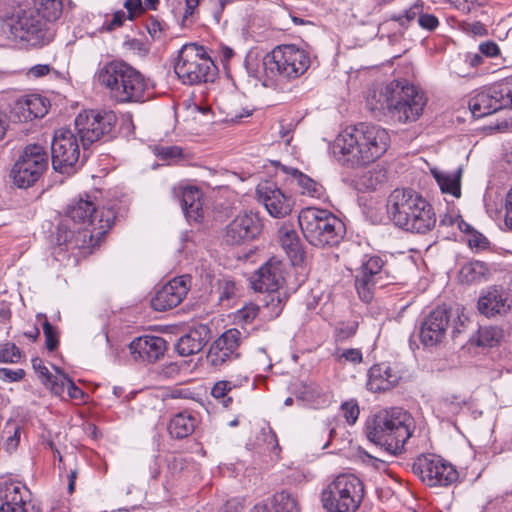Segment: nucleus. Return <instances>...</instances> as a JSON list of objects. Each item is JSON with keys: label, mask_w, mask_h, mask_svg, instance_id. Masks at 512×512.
Masks as SVG:
<instances>
[{"label": "nucleus", "mask_w": 512, "mask_h": 512, "mask_svg": "<svg viewBox=\"0 0 512 512\" xmlns=\"http://www.w3.org/2000/svg\"><path fill=\"white\" fill-rule=\"evenodd\" d=\"M390 136L379 125L360 123L344 129L335 139L333 152L346 166L368 165L389 148Z\"/></svg>", "instance_id": "1"}, {"label": "nucleus", "mask_w": 512, "mask_h": 512, "mask_svg": "<svg viewBox=\"0 0 512 512\" xmlns=\"http://www.w3.org/2000/svg\"><path fill=\"white\" fill-rule=\"evenodd\" d=\"M95 79L118 103L140 102L147 89L144 76L122 60L106 62L95 73Z\"/></svg>", "instance_id": "2"}, {"label": "nucleus", "mask_w": 512, "mask_h": 512, "mask_svg": "<svg viewBox=\"0 0 512 512\" xmlns=\"http://www.w3.org/2000/svg\"><path fill=\"white\" fill-rule=\"evenodd\" d=\"M415 430L413 417L400 408L379 412L372 426L368 427L367 437L375 444L384 447L393 455L401 454L404 446Z\"/></svg>", "instance_id": "3"}, {"label": "nucleus", "mask_w": 512, "mask_h": 512, "mask_svg": "<svg viewBox=\"0 0 512 512\" xmlns=\"http://www.w3.org/2000/svg\"><path fill=\"white\" fill-rule=\"evenodd\" d=\"M298 223L305 239L315 247L338 245L345 235V225L340 218L326 209L306 207L298 215Z\"/></svg>", "instance_id": "4"}, {"label": "nucleus", "mask_w": 512, "mask_h": 512, "mask_svg": "<svg viewBox=\"0 0 512 512\" xmlns=\"http://www.w3.org/2000/svg\"><path fill=\"white\" fill-rule=\"evenodd\" d=\"M66 216L75 224L84 226L82 231L83 242L86 238L92 242L103 237L112 227L115 220V213L111 209L98 210L96 204L88 194L80 195L68 205Z\"/></svg>", "instance_id": "5"}, {"label": "nucleus", "mask_w": 512, "mask_h": 512, "mask_svg": "<svg viewBox=\"0 0 512 512\" xmlns=\"http://www.w3.org/2000/svg\"><path fill=\"white\" fill-rule=\"evenodd\" d=\"M262 64L269 80L295 79L307 71L310 57L296 45H280L264 56Z\"/></svg>", "instance_id": "6"}, {"label": "nucleus", "mask_w": 512, "mask_h": 512, "mask_svg": "<svg viewBox=\"0 0 512 512\" xmlns=\"http://www.w3.org/2000/svg\"><path fill=\"white\" fill-rule=\"evenodd\" d=\"M364 484L353 474L338 475L322 492L327 512H356L364 499Z\"/></svg>", "instance_id": "7"}, {"label": "nucleus", "mask_w": 512, "mask_h": 512, "mask_svg": "<svg viewBox=\"0 0 512 512\" xmlns=\"http://www.w3.org/2000/svg\"><path fill=\"white\" fill-rule=\"evenodd\" d=\"M174 70L183 84L196 85L213 81L217 67L203 46L189 43L179 51Z\"/></svg>", "instance_id": "8"}, {"label": "nucleus", "mask_w": 512, "mask_h": 512, "mask_svg": "<svg viewBox=\"0 0 512 512\" xmlns=\"http://www.w3.org/2000/svg\"><path fill=\"white\" fill-rule=\"evenodd\" d=\"M10 32L16 40L32 47L49 44L55 36L53 26L36 9H21L11 18Z\"/></svg>", "instance_id": "9"}, {"label": "nucleus", "mask_w": 512, "mask_h": 512, "mask_svg": "<svg viewBox=\"0 0 512 512\" xmlns=\"http://www.w3.org/2000/svg\"><path fill=\"white\" fill-rule=\"evenodd\" d=\"M413 473L428 487H447L459 473L454 465L435 454H421L412 464Z\"/></svg>", "instance_id": "10"}, {"label": "nucleus", "mask_w": 512, "mask_h": 512, "mask_svg": "<svg viewBox=\"0 0 512 512\" xmlns=\"http://www.w3.org/2000/svg\"><path fill=\"white\" fill-rule=\"evenodd\" d=\"M48 167V155L38 144L27 145L11 169L13 183L28 188L39 180Z\"/></svg>", "instance_id": "11"}, {"label": "nucleus", "mask_w": 512, "mask_h": 512, "mask_svg": "<svg viewBox=\"0 0 512 512\" xmlns=\"http://www.w3.org/2000/svg\"><path fill=\"white\" fill-rule=\"evenodd\" d=\"M117 117L113 111L84 110L75 118V129L82 147L86 149L94 142L110 135Z\"/></svg>", "instance_id": "12"}, {"label": "nucleus", "mask_w": 512, "mask_h": 512, "mask_svg": "<svg viewBox=\"0 0 512 512\" xmlns=\"http://www.w3.org/2000/svg\"><path fill=\"white\" fill-rule=\"evenodd\" d=\"M396 83L391 118L400 123L414 122L422 115L427 98L419 87L406 80Z\"/></svg>", "instance_id": "13"}, {"label": "nucleus", "mask_w": 512, "mask_h": 512, "mask_svg": "<svg viewBox=\"0 0 512 512\" xmlns=\"http://www.w3.org/2000/svg\"><path fill=\"white\" fill-rule=\"evenodd\" d=\"M475 118H482L503 109H512V81L495 83L476 92L469 100Z\"/></svg>", "instance_id": "14"}, {"label": "nucleus", "mask_w": 512, "mask_h": 512, "mask_svg": "<svg viewBox=\"0 0 512 512\" xmlns=\"http://www.w3.org/2000/svg\"><path fill=\"white\" fill-rule=\"evenodd\" d=\"M78 135L71 129L62 128L55 132L51 144L52 166L60 173H71L79 163L80 145Z\"/></svg>", "instance_id": "15"}, {"label": "nucleus", "mask_w": 512, "mask_h": 512, "mask_svg": "<svg viewBox=\"0 0 512 512\" xmlns=\"http://www.w3.org/2000/svg\"><path fill=\"white\" fill-rule=\"evenodd\" d=\"M389 273L384 268V261L379 256H372L363 262L360 274L356 276L355 287L359 297L366 303L373 298L376 287H384L389 283Z\"/></svg>", "instance_id": "16"}, {"label": "nucleus", "mask_w": 512, "mask_h": 512, "mask_svg": "<svg viewBox=\"0 0 512 512\" xmlns=\"http://www.w3.org/2000/svg\"><path fill=\"white\" fill-rule=\"evenodd\" d=\"M262 230L259 216L253 212L238 214L225 228L223 239L226 244L243 245L254 240Z\"/></svg>", "instance_id": "17"}, {"label": "nucleus", "mask_w": 512, "mask_h": 512, "mask_svg": "<svg viewBox=\"0 0 512 512\" xmlns=\"http://www.w3.org/2000/svg\"><path fill=\"white\" fill-rule=\"evenodd\" d=\"M242 333L235 328L221 334L210 346L207 362L215 367H222L240 357L239 346Z\"/></svg>", "instance_id": "18"}, {"label": "nucleus", "mask_w": 512, "mask_h": 512, "mask_svg": "<svg viewBox=\"0 0 512 512\" xmlns=\"http://www.w3.org/2000/svg\"><path fill=\"white\" fill-rule=\"evenodd\" d=\"M423 197L412 189H395L387 200V213L393 223L402 227L408 225L409 218Z\"/></svg>", "instance_id": "19"}, {"label": "nucleus", "mask_w": 512, "mask_h": 512, "mask_svg": "<svg viewBox=\"0 0 512 512\" xmlns=\"http://www.w3.org/2000/svg\"><path fill=\"white\" fill-rule=\"evenodd\" d=\"M257 199L262 203L274 218H284L288 216L294 205L291 196L286 195L277 185L271 181H264L258 184L256 188Z\"/></svg>", "instance_id": "20"}, {"label": "nucleus", "mask_w": 512, "mask_h": 512, "mask_svg": "<svg viewBox=\"0 0 512 512\" xmlns=\"http://www.w3.org/2000/svg\"><path fill=\"white\" fill-rule=\"evenodd\" d=\"M478 311L487 318L504 316L512 309V290L503 285H492L481 293Z\"/></svg>", "instance_id": "21"}, {"label": "nucleus", "mask_w": 512, "mask_h": 512, "mask_svg": "<svg viewBox=\"0 0 512 512\" xmlns=\"http://www.w3.org/2000/svg\"><path fill=\"white\" fill-rule=\"evenodd\" d=\"M190 289V277L182 275L175 277L160 289L151 299V306L156 311H166L178 306Z\"/></svg>", "instance_id": "22"}, {"label": "nucleus", "mask_w": 512, "mask_h": 512, "mask_svg": "<svg viewBox=\"0 0 512 512\" xmlns=\"http://www.w3.org/2000/svg\"><path fill=\"white\" fill-rule=\"evenodd\" d=\"M452 314L443 307H437L429 313L420 327V341L425 346H435L446 335Z\"/></svg>", "instance_id": "23"}, {"label": "nucleus", "mask_w": 512, "mask_h": 512, "mask_svg": "<svg viewBox=\"0 0 512 512\" xmlns=\"http://www.w3.org/2000/svg\"><path fill=\"white\" fill-rule=\"evenodd\" d=\"M255 291L278 290L284 283V264L275 257L264 263L250 279Z\"/></svg>", "instance_id": "24"}, {"label": "nucleus", "mask_w": 512, "mask_h": 512, "mask_svg": "<svg viewBox=\"0 0 512 512\" xmlns=\"http://www.w3.org/2000/svg\"><path fill=\"white\" fill-rule=\"evenodd\" d=\"M30 501L28 488L11 479L0 480V512H27L25 505Z\"/></svg>", "instance_id": "25"}, {"label": "nucleus", "mask_w": 512, "mask_h": 512, "mask_svg": "<svg viewBox=\"0 0 512 512\" xmlns=\"http://www.w3.org/2000/svg\"><path fill=\"white\" fill-rule=\"evenodd\" d=\"M167 349L166 341L160 336L145 335L135 338L129 344V350L134 360L154 363L164 356Z\"/></svg>", "instance_id": "26"}, {"label": "nucleus", "mask_w": 512, "mask_h": 512, "mask_svg": "<svg viewBox=\"0 0 512 512\" xmlns=\"http://www.w3.org/2000/svg\"><path fill=\"white\" fill-rule=\"evenodd\" d=\"M48 112V101L38 94L25 95L18 98L10 111L13 121L28 122L44 117Z\"/></svg>", "instance_id": "27"}, {"label": "nucleus", "mask_w": 512, "mask_h": 512, "mask_svg": "<svg viewBox=\"0 0 512 512\" xmlns=\"http://www.w3.org/2000/svg\"><path fill=\"white\" fill-rule=\"evenodd\" d=\"M210 332V328L203 324L191 328L177 341L175 346L177 353L187 357L200 352L209 341Z\"/></svg>", "instance_id": "28"}, {"label": "nucleus", "mask_w": 512, "mask_h": 512, "mask_svg": "<svg viewBox=\"0 0 512 512\" xmlns=\"http://www.w3.org/2000/svg\"><path fill=\"white\" fill-rule=\"evenodd\" d=\"M367 387L372 392H384L395 387L401 375L386 363L372 366L369 370Z\"/></svg>", "instance_id": "29"}, {"label": "nucleus", "mask_w": 512, "mask_h": 512, "mask_svg": "<svg viewBox=\"0 0 512 512\" xmlns=\"http://www.w3.org/2000/svg\"><path fill=\"white\" fill-rule=\"evenodd\" d=\"M397 87L396 81H392L389 84L374 89L369 92L366 104L368 109L374 113L375 117L381 115L392 116V105L394 98V90Z\"/></svg>", "instance_id": "30"}, {"label": "nucleus", "mask_w": 512, "mask_h": 512, "mask_svg": "<svg viewBox=\"0 0 512 512\" xmlns=\"http://www.w3.org/2000/svg\"><path fill=\"white\" fill-rule=\"evenodd\" d=\"M417 207V210H414L410 216L408 225H403L401 228L410 232L426 233L435 226V213L424 198L421 199Z\"/></svg>", "instance_id": "31"}, {"label": "nucleus", "mask_w": 512, "mask_h": 512, "mask_svg": "<svg viewBox=\"0 0 512 512\" xmlns=\"http://www.w3.org/2000/svg\"><path fill=\"white\" fill-rule=\"evenodd\" d=\"M289 175L290 184L301 194L311 198L320 199L325 194L321 183L302 173L296 168H285Z\"/></svg>", "instance_id": "32"}, {"label": "nucleus", "mask_w": 512, "mask_h": 512, "mask_svg": "<svg viewBox=\"0 0 512 512\" xmlns=\"http://www.w3.org/2000/svg\"><path fill=\"white\" fill-rule=\"evenodd\" d=\"M181 205L189 220L198 222L203 218V193L199 188L193 186L183 188L181 192Z\"/></svg>", "instance_id": "33"}, {"label": "nucleus", "mask_w": 512, "mask_h": 512, "mask_svg": "<svg viewBox=\"0 0 512 512\" xmlns=\"http://www.w3.org/2000/svg\"><path fill=\"white\" fill-rule=\"evenodd\" d=\"M279 241L292 263L302 260L304 251L297 232L289 227H282L279 230Z\"/></svg>", "instance_id": "34"}, {"label": "nucleus", "mask_w": 512, "mask_h": 512, "mask_svg": "<svg viewBox=\"0 0 512 512\" xmlns=\"http://www.w3.org/2000/svg\"><path fill=\"white\" fill-rule=\"evenodd\" d=\"M492 275L490 267L482 261H471L462 266L459 278L462 283L475 284L488 281Z\"/></svg>", "instance_id": "35"}, {"label": "nucleus", "mask_w": 512, "mask_h": 512, "mask_svg": "<svg viewBox=\"0 0 512 512\" xmlns=\"http://www.w3.org/2000/svg\"><path fill=\"white\" fill-rule=\"evenodd\" d=\"M433 177L438 183L442 193L450 194L455 198L461 195V177L462 169L459 168L454 172L439 171L433 169L431 171Z\"/></svg>", "instance_id": "36"}, {"label": "nucleus", "mask_w": 512, "mask_h": 512, "mask_svg": "<svg viewBox=\"0 0 512 512\" xmlns=\"http://www.w3.org/2000/svg\"><path fill=\"white\" fill-rule=\"evenodd\" d=\"M197 419L186 412L176 414L169 422L168 431L171 437L175 439H183L191 435L196 426Z\"/></svg>", "instance_id": "37"}, {"label": "nucleus", "mask_w": 512, "mask_h": 512, "mask_svg": "<svg viewBox=\"0 0 512 512\" xmlns=\"http://www.w3.org/2000/svg\"><path fill=\"white\" fill-rule=\"evenodd\" d=\"M504 337V331L498 326L479 327L473 336L472 342L478 347L492 348L500 344Z\"/></svg>", "instance_id": "38"}, {"label": "nucleus", "mask_w": 512, "mask_h": 512, "mask_svg": "<svg viewBox=\"0 0 512 512\" xmlns=\"http://www.w3.org/2000/svg\"><path fill=\"white\" fill-rule=\"evenodd\" d=\"M466 403V398L461 394H447L437 402V409L445 416H454Z\"/></svg>", "instance_id": "39"}, {"label": "nucleus", "mask_w": 512, "mask_h": 512, "mask_svg": "<svg viewBox=\"0 0 512 512\" xmlns=\"http://www.w3.org/2000/svg\"><path fill=\"white\" fill-rule=\"evenodd\" d=\"M425 9V3L423 0H416L408 9H406L402 14H393L390 16V20L397 22L399 26L403 28H408L409 25L417 20L419 22V18L421 17L422 12Z\"/></svg>", "instance_id": "40"}, {"label": "nucleus", "mask_w": 512, "mask_h": 512, "mask_svg": "<svg viewBox=\"0 0 512 512\" xmlns=\"http://www.w3.org/2000/svg\"><path fill=\"white\" fill-rule=\"evenodd\" d=\"M58 379V382L52 385L53 394L62 396L67 390L68 396L72 399H82L84 397V392L64 372L60 374Z\"/></svg>", "instance_id": "41"}, {"label": "nucleus", "mask_w": 512, "mask_h": 512, "mask_svg": "<svg viewBox=\"0 0 512 512\" xmlns=\"http://www.w3.org/2000/svg\"><path fill=\"white\" fill-rule=\"evenodd\" d=\"M32 367L37 373L41 383L52 392V385L58 382V377H60V374H63V371L54 367L55 374H52L44 365L43 360L38 357L32 359Z\"/></svg>", "instance_id": "42"}, {"label": "nucleus", "mask_w": 512, "mask_h": 512, "mask_svg": "<svg viewBox=\"0 0 512 512\" xmlns=\"http://www.w3.org/2000/svg\"><path fill=\"white\" fill-rule=\"evenodd\" d=\"M217 293L220 304L230 307L233 301L239 296V288L233 280L223 278L218 281Z\"/></svg>", "instance_id": "43"}, {"label": "nucleus", "mask_w": 512, "mask_h": 512, "mask_svg": "<svg viewBox=\"0 0 512 512\" xmlns=\"http://www.w3.org/2000/svg\"><path fill=\"white\" fill-rule=\"evenodd\" d=\"M275 512H300L297 499L287 491H281L273 496Z\"/></svg>", "instance_id": "44"}, {"label": "nucleus", "mask_w": 512, "mask_h": 512, "mask_svg": "<svg viewBox=\"0 0 512 512\" xmlns=\"http://www.w3.org/2000/svg\"><path fill=\"white\" fill-rule=\"evenodd\" d=\"M62 1L61 0H50L49 2H45L38 7H32L31 9H36L39 11V15H41L49 24L51 22L56 21L62 14Z\"/></svg>", "instance_id": "45"}, {"label": "nucleus", "mask_w": 512, "mask_h": 512, "mask_svg": "<svg viewBox=\"0 0 512 512\" xmlns=\"http://www.w3.org/2000/svg\"><path fill=\"white\" fill-rule=\"evenodd\" d=\"M267 294L264 296L263 302L274 316H278L282 311L285 303V296L278 290L265 291Z\"/></svg>", "instance_id": "46"}, {"label": "nucleus", "mask_w": 512, "mask_h": 512, "mask_svg": "<svg viewBox=\"0 0 512 512\" xmlns=\"http://www.w3.org/2000/svg\"><path fill=\"white\" fill-rule=\"evenodd\" d=\"M238 386H240V384H237L233 381H218L212 387L211 395L216 399H222L224 406H228V404L232 401V398L227 397V394L231 391L232 388H236Z\"/></svg>", "instance_id": "47"}, {"label": "nucleus", "mask_w": 512, "mask_h": 512, "mask_svg": "<svg viewBox=\"0 0 512 512\" xmlns=\"http://www.w3.org/2000/svg\"><path fill=\"white\" fill-rule=\"evenodd\" d=\"M3 434L6 435L3 446L7 452L12 453L19 445L20 427L14 424L8 425L4 428Z\"/></svg>", "instance_id": "48"}, {"label": "nucleus", "mask_w": 512, "mask_h": 512, "mask_svg": "<svg viewBox=\"0 0 512 512\" xmlns=\"http://www.w3.org/2000/svg\"><path fill=\"white\" fill-rule=\"evenodd\" d=\"M21 356L20 349L14 343L7 342L0 346V362L17 363Z\"/></svg>", "instance_id": "49"}, {"label": "nucleus", "mask_w": 512, "mask_h": 512, "mask_svg": "<svg viewBox=\"0 0 512 512\" xmlns=\"http://www.w3.org/2000/svg\"><path fill=\"white\" fill-rule=\"evenodd\" d=\"M60 474L65 473V478L67 481V490L69 494L74 493L75 491V481L80 473L79 465L75 462L72 466H67L66 463H63V466L59 465Z\"/></svg>", "instance_id": "50"}, {"label": "nucleus", "mask_w": 512, "mask_h": 512, "mask_svg": "<svg viewBox=\"0 0 512 512\" xmlns=\"http://www.w3.org/2000/svg\"><path fill=\"white\" fill-rule=\"evenodd\" d=\"M258 313V305L249 303L237 311L235 318L239 323L247 324L252 322L257 317Z\"/></svg>", "instance_id": "51"}, {"label": "nucleus", "mask_w": 512, "mask_h": 512, "mask_svg": "<svg viewBox=\"0 0 512 512\" xmlns=\"http://www.w3.org/2000/svg\"><path fill=\"white\" fill-rule=\"evenodd\" d=\"M341 412L347 423L350 425L355 424L359 417V406L355 400H349L341 405Z\"/></svg>", "instance_id": "52"}, {"label": "nucleus", "mask_w": 512, "mask_h": 512, "mask_svg": "<svg viewBox=\"0 0 512 512\" xmlns=\"http://www.w3.org/2000/svg\"><path fill=\"white\" fill-rule=\"evenodd\" d=\"M43 332L45 336V346L47 350L54 351L58 347L59 337L56 329L45 320L43 323Z\"/></svg>", "instance_id": "53"}, {"label": "nucleus", "mask_w": 512, "mask_h": 512, "mask_svg": "<svg viewBox=\"0 0 512 512\" xmlns=\"http://www.w3.org/2000/svg\"><path fill=\"white\" fill-rule=\"evenodd\" d=\"M334 356L338 361L345 360L347 362L358 364L362 362V352L359 349L350 348V349H337L334 353Z\"/></svg>", "instance_id": "54"}, {"label": "nucleus", "mask_w": 512, "mask_h": 512, "mask_svg": "<svg viewBox=\"0 0 512 512\" xmlns=\"http://www.w3.org/2000/svg\"><path fill=\"white\" fill-rule=\"evenodd\" d=\"M449 2L457 10L467 14L470 13L476 7L485 5L487 0H449Z\"/></svg>", "instance_id": "55"}, {"label": "nucleus", "mask_w": 512, "mask_h": 512, "mask_svg": "<svg viewBox=\"0 0 512 512\" xmlns=\"http://www.w3.org/2000/svg\"><path fill=\"white\" fill-rule=\"evenodd\" d=\"M418 25L424 30L434 31L439 26V20L434 14L424 10L419 18Z\"/></svg>", "instance_id": "56"}, {"label": "nucleus", "mask_w": 512, "mask_h": 512, "mask_svg": "<svg viewBox=\"0 0 512 512\" xmlns=\"http://www.w3.org/2000/svg\"><path fill=\"white\" fill-rule=\"evenodd\" d=\"M124 7L128 12V19L130 20L135 19L145 11L142 0H126Z\"/></svg>", "instance_id": "57"}, {"label": "nucleus", "mask_w": 512, "mask_h": 512, "mask_svg": "<svg viewBox=\"0 0 512 512\" xmlns=\"http://www.w3.org/2000/svg\"><path fill=\"white\" fill-rule=\"evenodd\" d=\"M25 371L23 369L12 370L9 368H0V380L5 382H16L24 378Z\"/></svg>", "instance_id": "58"}, {"label": "nucleus", "mask_w": 512, "mask_h": 512, "mask_svg": "<svg viewBox=\"0 0 512 512\" xmlns=\"http://www.w3.org/2000/svg\"><path fill=\"white\" fill-rule=\"evenodd\" d=\"M157 155L162 159H175L182 155V149L178 146H163L157 148Z\"/></svg>", "instance_id": "59"}, {"label": "nucleus", "mask_w": 512, "mask_h": 512, "mask_svg": "<svg viewBox=\"0 0 512 512\" xmlns=\"http://www.w3.org/2000/svg\"><path fill=\"white\" fill-rule=\"evenodd\" d=\"M468 244L471 248L484 250L488 248L489 240L483 234L473 232L468 239Z\"/></svg>", "instance_id": "60"}, {"label": "nucleus", "mask_w": 512, "mask_h": 512, "mask_svg": "<svg viewBox=\"0 0 512 512\" xmlns=\"http://www.w3.org/2000/svg\"><path fill=\"white\" fill-rule=\"evenodd\" d=\"M479 51L487 57H495L500 52L498 45L493 41L481 43L479 45Z\"/></svg>", "instance_id": "61"}, {"label": "nucleus", "mask_w": 512, "mask_h": 512, "mask_svg": "<svg viewBox=\"0 0 512 512\" xmlns=\"http://www.w3.org/2000/svg\"><path fill=\"white\" fill-rule=\"evenodd\" d=\"M505 208V225L512 229V188L507 193Z\"/></svg>", "instance_id": "62"}, {"label": "nucleus", "mask_w": 512, "mask_h": 512, "mask_svg": "<svg viewBox=\"0 0 512 512\" xmlns=\"http://www.w3.org/2000/svg\"><path fill=\"white\" fill-rule=\"evenodd\" d=\"M456 319L457 321L454 320L455 323L452 328L453 337H456L457 334H460L465 328L466 323L468 322V318L465 317L464 315H460L458 312L456 313Z\"/></svg>", "instance_id": "63"}, {"label": "nucleus", "mask_w": 512, "mask_h": 512, "mask_svg": "<svg viewBox=\"0 0 512 512\" xmlns=\"http://www.w3.org/2000/svg\"><path fill=\"white\" fill-rule=\"evenodd\" d=\"M243 504L239 499L233 498L226 502L223 512H242Z\"/></svg>", "instance_id": "64"}]
</instances>
